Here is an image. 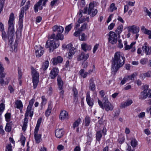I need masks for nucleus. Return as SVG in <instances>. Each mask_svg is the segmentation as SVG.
<instances>
[{
	"label": "nucleus",
	"mask_w": 151,
	"mask_h": 151,
	"mask_svg": "<svg viewBox=\"0 0 151 151\" xmlns=\"http://www.w3.org/2000/svg\"><path fill=\"white\" fill-rule=\"evenodd\" d=\"M116 9L117 8L116 7L115 4L114 3H112L110 5V11L112 12L116 10Z\"/></svg>",
	"instance_id": "6e6d98bb"
},
{
	"label": "nucleus",
	"mask_w": 151,
	"mask_h": 151,
	"mask_svg": "<svg viewBox=\"0 0 151 151\" xmlns=\"http://www.w3.org/2000/svg\"><path fill=\"white\" fill-rule=\"evenodd\" d=\"M42 121V119H39L37 121V124L35 128V130H39L40 125L41 124Z\"/></svg>",
	"instance_id": "a18cd8bd"
},
{
	"label": "nucleus",
	"mask_w": 151,
	"mask_h": 151,
	"mask_svg": "<svg viewBox=\"0 0 151 151\" xmlns=\"http://www.w3.org/2000/svg\"><path fill=\"white\" fill-rule=\"evenodd\" d=\"M57 81L59 90H61L63 89V82L61 78L59 76H58Z\"/></svg>",
	"instance_id": "a878e982"
},
{
	"label": "nucleus",
	"mask_w": 151,
	"mask_h": 151,
	"mask_svg": "<svg viewBox=\"0 0 151 151\" xmlns=\"http://www.w3.org/2000/svg\"><path fill=\"white\" fill-rule=\"evenodd\" d=\"M89 57V54H85L84 52H82L78 58V60H86Z\"/></svg>",
	"instance_id": "5701e85b"
},
{
	"label": "nucleus",
	"mask_w": 151,
	"mask_h": 151,
	"mask_svg": "<svg viewBox=\"0 0 151 151\" xmlns=\"http://www.w3.org/2000/svg\"><path fill=\"white\" fill-rule=\"evenodd\" d=\"M30 1H28L26 4V5H25V7H24V9H25V10L26 11L28 9L29 6H30Z\"/></svg>",
	"instance_id": "338daca9"
},
{
	"label": "nucleus",
	"mask_w": 151,
	"mask_h": 151,
	"mask_svg": "<svg viewBox=\"0 0 151 151\" xmlns=\"http://www.w3.org/2000/svg\"><path fill=\"white\" fill-rule=\"evenodd\" d=\"M150 10L151 12H150L147 9L146 7H145L144 8V11L145 12H146L147 14L151 18V8L150 9Z\"/></svg>",
	"instance_id": "603ef678"
},
{
	"label": "nucleus",
	"mask_w": 151,
	"mask_h": 151,
	"mask_svg": "<svg viewBox=\"0 0 151 151\" xmlns=\"http://www.w3.org/2000/svg\"><path fill=\"white\" fill-rule=\"evenodd\" d=\"M80 18L78 20V22L79 23H83V22L87 21L89 22V18L88 17H85L83 16V17H79Z\"/></svg>",
	"instance_id": "c756f323"
},
{
	"label": "nucleus",
	"mask_w": 151,
	"mask_h": 151,
	"mask_svg": "<svg viewBox=\"0 0 151 151\" xmlns=\"http://www.w3.org/2000/svg\"><path fill=\"white\" fill-rule=\"evenodd\" d=\"M103 101L104 102V108L106 111L113 110L114 107L111 104L109 101L107 97L105 96L103 98Z\"/></svg>",
	"instance_id": "423d86ee"
},
{
	"label": "nucleus",
	"mask_w": 151,
	"mask_h": 151,
	"mask_svg": "<svg viewBox=\"0 0 151 151\" xmlns=\"http://www.w3.org/2000/svg\"><path fill=\"white\" fill-rule=\"evenodd\" d=\"M68 112L65 110H63L62 111L60 115V118L61 120H63L65 119H68Z\"/></svg>",
	"instance_id": "4be33fe9"
},
{
	"label": "nucleus",
	"mask_w": 151,
	"mask_h": 151,
	"mask_svg": "<svg viewBox=\"0 0 151 151\" xmlns=\"http://www.w3.org/2000/svg\"><path fill=\"white\" fill-rule=\"evenodd\" d=\"M48 0H40L37 3L35 4L34 7L35 12H38V6L41 5L42 2L43 1L42 5L44 6H45L46 2Z\"/></svg>",
	"instance_id": "dca6fc26"
},
{
	"label": "nucleus",
	"mask_w": 151,
	"mask_h": 151,
	"mask_svg": "<svg viewBox=\"0 0 151 151\" xmlns=\"http://www.w3.org/2000/svg\"><path fill=\"white\" fill-rule=\"evenodd\" d=\"M86 100L88 105L89 106L92 107L93 106L94 104V100L93 99L91 98L89 93L87 94L86 96Z\"/></svg>",
	"instance_id": "a211bd4d"
},
{
	"label": "nucleus",
	"mask_w": 151,
	"mask_h": 151,
	"mask_svg": "<svg viewBox=\"0 0 151 151\" xmlns=\"http://www.w3.org/2000/svg\"><path fill=\"white\" fill-rule=\"evenodd\" d=\"M144 33L148 35V38L151 39V31L146 29H144Z\"/></svg>",
	"instance_id": "49530a36"
},
{
	"label": "nucleus",
	"mask_w": 151,
	"mask_h": 151,
	"mask_svg": "<svg viewBox=\"0 0 151 151\" xmlns=\"http://www.w3.org/2000/svg\"><path fill=\"white\" fill-rule=\"evenodd\" d=\"M88 38V37L84 33L81 34L79 37V40L83 41L86 40Z\"/></svg>",
	"instance_id": "e433bc0d"
},
{
	"label": "nucleus",
	"mask_w": 151,
	"mask_h": 151,
	"mask_svg": "<svg viewBox=\"0 0 151 151\" xmlns=\"http://www.w3.org/2000/svg\"><path fill=\"white\" fill-rule=\"evenodd\" d=\"M56 36L54 33H52L50 36L49 37L50 39H53L52 40H48L46 43L45 47L46 48H50L51 49H55L58 47L59 45V42L58 41L55 40Z\"/></svg>",
	"instance_id": "7ed1b4c3"
},
{
	"label": "nucleus",
	"mask_w": 151,
	"mask_h": 151,
	"mask_svg": "<svg viewBox=\"0 0 151 151\" xmlns=\"http://www.w3.org/2000/svg\"><path fill=\"white\" fill-rule=\"evenodd\" d=\"M123 28V25L121 24L119 25L115 31V32L118 35H119L122 32Z\"/></svg>",
	"instance_id": "4c0bfd02"
},
{
	"label": "nucleus",
	"mask_w": 151,
	"mask_h": 151,
	"mask_svg": "<svg viewBox=\"0 0 151 151\" xmlns=\"http://www.w3.org/2000/svg\"><path fill=\"white\" fill-rule=\"evenodd\" d=\"M4 1V0H0V14L3 9Z\"/></svg>",
	"instance_id": "3c124183"
},
{
	"label": "nucleus",
	"mask_w": 151,
	"mask_h": 151,
	"mask_svg": "<svg viewBox=\"0 0 151 151\" xmlns=\"http://www.w3.org/2000/svg\"><path fill=\"white\" fill-rule=\"evenodd\" d=\"M81 119L80 118H78L74 123L73 124V127L74 129L76 127H77L80 124L81 121Z\"/></svg>",
	"instance_id": "79ce46f5"
},
{
	"label": "nucleus",
	"mask_w": 151,
	"mask_h": 151,
	"mask_svg": "<svg viewBox=\"0 0 151 151\" xmlns=\"http://www.w3.org/2000/svg\"><path fill=\"white\" fill-rule=\"evenodd\" d=\"M88 73L87 72H85L84 70L81 69L79 71V74L81 78H85L87 76Z\"/></svg>",
	"instance_id": "473e14b6"
},
{
	"label": "nucleus",
	"mask_w": 151,
	"mask_h": 151,
	"mask_svg": "<svg viewBox=\"0 0 151 151\" xmlns=\"http://www.w3.org/2000/svg\"><path fill=\"white\" fill-rule=\"evenodd\" d=\"M55 135L57 137L60 138L63 135L64 132L63 129H58L55 130Z\"/></svg>",
	"instance_id": "412c9836"
},
{
	"label": "nucleus",
	"mask_w": 151,
	"mask_h": 151,
	"mask_svg": "<svg viewBox=\"0 0 151 151\" xmlns=\"http://www.w3.org/2000/svg\"><path fill=\"white\" fill-rule=\"evenodd\" d=\"M39 130H35L34 132V136L35 141L36 143H38L41 140L42 134H38Z\"/></svg>",
	"instance_id": "f3484780"
},
{
	"label": "nucleus",
	"mask_w": 151,
	"mask_h": 151,
	"mask_svg": "<svg viewBox=\"0 0 151 151\" xmlns=\"http://www.w3.org/2000/svg\"><path fill=\"white\" fill-rule=\"evenodd\" d=\"M52 108V106L51 103L49 102L47 109L46 110L45 112V115L46 116H48L50 115Z\"/></svg>",
	"instance_id": "cd10ccee"
},
{
	"label": "nucleus",
	"mask_w": 151,
	"mask_h": 151,
	"mask_svg": "<svg viewBox=\"0 0 151 151\" xmlns=\"http://www.w3.org/2000/svg\"><path fill=\"white\" fill-rule=\"evenodd\" d=\"M137 76V73L135 72L130 75H126L125 76L123 80L121 81V84L123 85L127 81L130 80L133 81L135 78Z\"/></svg>",
	"instance_id": "0eeeda50"
},
{
	"label": "nucleus",
	"mask_w": 151,
	"mask_h": 151,
	"mask_svg": "<svg viewBox=\"0 0 151 151\" xmlns=\"http://www.w3.org/2000/svg\"><path fill=\"white\" fill-rule=\"evenodd\" d=\"M143 75L145 77H151V72L148 71L147 73L143 74Z\"/></svg>",
	"instance_id": "e2e57ef3"
},
{
	"label": "nucleus",
	"mask_w": 151,
	"mask_h": 151,
	"mask_svg": "<svg viewBox=\"0 0 151 151\" xmlns=\"http://www.w3.org/2000/svg\"><path fill=\"white\" fill-rule=\"evenodd\" d=\"M49 65V61L47 60H46L43 63L41 69L43 70H46L48 68Z\"/></svg>",
	"instance_id": "c9c22d12"
},
{
	"label": "nucleus",
	"mask_w": 151,
	"mask_h": 151,
	"mask_svg": "<svg viewBox=\"0 0 151 151\" xmlns=\"http://www.w3.org/2000/svg\"><path fill=\"white\" fill-rule=\"evenodd\" d=\"M20 141L21 142H22V145H24V144L25 142V138L23 135H22V136L20 138Z\"/></svg>",
	"instance_id": "052dcab7"
},
{
	"label": "nucleus",
	"mask_w": 151,
	"mask_h": 151,
	"mask_svg": "<svg viewBox=\"0 0 151 151\" xmlns=\"http://www.w3.org/2000/svg\"><path fill=\"white\" fill-rule=\"evenodd\" d=\"M88 13V8L85 7L84 8L83 10H81L79 11V12L78 13V15L79 17H83V14H87Z\"/></svg>",
	"instance_id": "72a5a7b5"
},
{
	"label": "nucleus",
	"mask_w": 151,
	"mask_h": 151,
	"mask_svg": "<svg viewBox=\"0 0 151 151\" xmlns=\"http://www.w3.org/2000/svg\"><path fill=\"white\" fill-rule=\"evenodd\" d=\"M85 126H88L90 122V119L88 116H86L85 119Z\"/></svg>",
	"instance_id": "8fccbe9b"
},
{
	"label": "nucleus",
	"mask_w": 151,
	"mask_h": 151,
	"mask_svg": "<svg viewBox=\"0 0 151 151\" xmlns=\"http://www.w3.org/2000/svg\"><path fill=\"white\" fill-rule=\"evenodd\" d=\"M18 78L19 80L21 79L22 77V71L21 69L19 68H18Z\"/></svg>",
	"instance_id": "864d4df0"
},
{
	"label": "nucleus",
	"mask_w": 151,
	"mask_h": 151,
	"mask_svg": "<svg viewBox=\"0 0 151 151\" xmlns=\"http://www.w3.org/2000/svg\"><path fill=\"white\" fill-rule=\"evenodd\" d=\"M102 135L100 131H97L96 134V140L99 142L102 137Z\"/></svg>",
	"instance_id": "ea45409f"
},
{
	"label": "nucleus",
	"mask_w": 151,
	"mask_h": 151,
	"mask_svg": "<svg viewBox=\"0 0 151 151\" xmlns=\"http://www.w3.org/2000/svg\"><path fill=\"white\" fill-rule=\"evenodd\" d=\"M118 47L120 48H122L123 47V45L122 43V41L121 40H118Z\"/></svg>",
	"instance_id": "0e129e2a"
},
{
	"label": "nucleus",
	"mask_w": 151,
	"mask_h": 151,
	"mask_svg": "<svg viewBox=\"0 0 151 151\" xmlns=\"http://www.w3.org/2000/svg\"><path fill=\"white\" fill-rule=\"evenodd\" d=\"M24 12V8L22 7L21 10V11L19 15V23L20 25V26H22V22L23 21V18Z\"/></svg>",
	"instance_id": "aec40b11"
},
{
	"label": "nucleus",
	"mask_w": 151,
	"mask_h": 151,
	"mask_svg": "<svg viewBox=\"0 0 151 151\" xmlns=\"http://www.w3.org/2000/svg\"><path fill=\"white\" fill-rule=\"evenodd\" d=\"M142 49L146 55H150L151 54V47L148 45L147 42L144 43L142 47Z\"/></svg>",
	"instance_id": "f8f14e48"
},
{
	"label": "nucleus",
	"mask_w": 151,
	"mask_h": 151,
	"mask_svg": "<svg viewBox=\"0 0 151 151\" xmlns=\"http://www.w3.org/2000/svg\"><path fill=\"white\" fill-rule=\"evenodd\" d=\"M72 46V45L71 44H68L66 46V48L69 49V52L68 53L67 57V58L69 59L72 58V56L76 52V49L74 47H73Z\"/></svg>",
	"instance_id": "1a4fd4ad"
},
{
	"label": "nucleus",
	"mask_w": 151,
	"mask_h": 151,
	"mask_svg": "<svg viewBox=\"0 0 151 151\" xmlns=\"http://www.w3.org/2000/svg\"><path fill=\"white\" fill-rule=\"evenodd\" d=\"M63 60V58L60 56L55 57L52 59L53 64L54 65H56L58 64L61 63Z\"/></svg>",
	"instance_id": "4468645a"
},
{
	"label": "nucleus",
	"mask_w": 151,
	"mask_h": 151,
	"mask_svg": "<svg viewBox=\"0 0 151 151\" xmlns=\"http://www.w3.org/2000/svg\"><path fill=\"white\" fill-rule=\"evenodd\" d=\"M28 122V118L27 117H25L24 119V122L23 125L22 127V130L24 132L27 129Z\"/></svg>",
	"instance_id": "f704fd0d"
},
{
	"label": "nucleus",
	"mask_w": 151,
	"mask_h": 151,
	"mask_svg": "<svg viewBox=\"0 0 151 151\" xmlns=\"http://www.w3.org/2000/svg\"><path fill=\"white\" fill-rule=\"evenodd\" d=\"M89 89L90 90L92 91H94L95 90L96 86L94 83V79L93 78H91L90 80Z\"/></svg>",
	"instance_id": "bb28decb"
},
{
	"label": "nucleus",
	"mask_w": 151,
	"mask_h": 151,
	"mask_svg": "<svg viewBox=\"0 0 151 151\" xmlns=\"http://www.w3.org/2000/svg\"><path fill=\"white\" fill-rule=\"evenodd\" d=\"M15 106L17 108L21 110L23 108V104L21 101L17 100L15 102Z\"/></svg>",
	"instance_id": "7c9ffc66"
},
{
	"label": "nucleus",
	"mask_w": 151,
	"mask_h": 151,
	"mask_svg": "<svg viewBox=\"0 0 151 151\" xmlns=\"http://www.w3.org/2000/svg\"><path fill=\"white\" fill-rule=\"evenodd\" d=\"M99 46V44L97 43L94 45L93 50V53H94L96 52V51L98 48Z\"/></svg>",
	"instance_id": "774afa93"
},
{
	"label": "nucleus",
	"mask_w": 151,
	"mask_h": 151,
	"mask_svg": "<svg viewBox=\"0 0 151 151\" xmlns=\"http://www.w3.org/2000/svg\"><path fill=\"white\" fill-rule=\"evenodd\" d=\"M59 70L58 68H53L50 73V76L51 79H54L58 75Z\"/></svg>",
	"instance_id": "2eb2a0df"
},
{
	"label": "nucleus",
	"mask_w": 151,
	"mask_h": 151,
	"mask_svg": "<svg viewBox=\"0 0 151 151\" xmlns=\"http://www.w3.org/2000/svg\"><path fill=\"white\" fill-rule=\"evenodd\" d=\"M133 103L132 100L128 99L127 101L121 104V107L122 108H124L127 106H128L131 105Z\"/></svg>",
	"instance_id": "393cba45"
},
{
	"label": "nucleus",
	"mask_w": 151,
	"mask_h": 151,
	"mask_svg": "<svg viewBox=\"0 0 151 151\" xmlns=\"http://www.w3.org/2000/svg\"><path fill=\"white\" fill-rule=\"evenodd\" d=\"M33 112L32 110H31L30 111H26L25 117H27L29 115V116L31 117H32L33 115Z\"/></svg>",
	"instance_id": "de8ad7c7"
},
{
	"label": "nucleus",
	"mask_w": 151,
	"mask_h": 151,
	"mask_svg": "<svg viewBox=\"0 0 151 151\" xmlns=\"http://www.w3.org/2000/svg\"><path fill=\"white\" fill-rule=\"evenodd\" d=\"M93 7V4L90 3L89 6L88 14L92 17L95 16L98 12L97 10L96 9L94 8Z\"/></svg>",
	"instance_id": "9d476101"
},
{
	"label": "nucleus",
	"mask_w": 151,
	"mask_h": 151,
	"mask_svg": "<svg viewBox=\"0 0 151 151\" xmlns=\"http://www.w3.org/2000/svg\"><path fill=\"white\" fill-rule=\"evenodd\" d=\"M127 28L128 32H132L134 34L138 33L139 30V27L135 25L129 26Z\"/></svg>",
	"instance_id": "ddd939ff"
},
{
	"label": "nucleus",
	"mask_w": 151,
	"mask_h": 151,
	"mask_svg": "<svg viewBox=\"0 0 151 151\" xmlns=\"http://www.w3.org/2000/svg\"><path fill=\"white\" fill-rule=\"evenodd\" d=\"M88 27V24L87 23L85 22L84 23L83 25L81 26L80 28L79 29L80 30L81 32L82 31L85 30Z\"/></svg>",
	"instance_id": "c03bdc74"
},
{
	"label": "nucleus",
	"mask_w": 151,
	"mask_h": 151,
	"mask_svg": "<svg viewBox=\"0 0 151 151\" xmlns=\"http://www.w3.org/2000/svg\"><path fill=\"white\" fill-rule=\"evenodd\" d=\"M148 62V59L147 58L142 59L140 61V63L142 65L146 64Z\"/></svg>",
	"instance_id": "5fc2aeb1"
},
{
	"label": "nucleus",
	"mask_w": 151,
	"mask_h": 151,
	"mask_svg": "<svg viewBox=\"0 0 151 151\" xmlns=\"http://www.w3.org/2000/svg\"><path fill=\"white\" fill-rule=\"evenodd\" d=\"M12 125L13 122H7L5 128L6 131L8 132H10L11 130Z\"/></svg>",
	"instance_id": "2f4dec72"
},
{
	"label": "nucleus",
	"mask_w": 151,
	"mask_h": 151,
	"mask_svg": "<svg viewBox=\"0 0 151 151\" xmlns=\"http://www.w3.org/2000/svg\"><path fill=\"white\" fill-rule=\"evenodd\" d=\"M12 147L11 144H8L6 145V150L5 151H12Z\"/></svg>",
	"instance_id": "13d9d810"
},
{
	"label": "nucleus",
	"mask_w": 151,
	"mask_h": 151,
	"mask_svg": "<svg viewBox=\"0 0 151 151\" xmlns=\"http://www.w3.org/2000/svg\"><path fill=\"white\" fill-rule=\"evenodd\" d=\"M109 42L112 45L116 44L117 41V35L114 32L111 31L108 34Z\"/></svg>",
	"instance_id": "39448f33"
},
{
	"label": "nucleus",
	"mask_w": 151,
	"mask_h": 151,
	"mask_svg": "<svg viewBox=\"0 0 151 151\" xmlns=\"http://www.w3.org/2000/svg\"><path fill=\"white\" fill-rule=\"evenodd\" d=\"M14 15L13 13H11L8 22L9 25L8 35L9 39V42L11 45L13 44V37L14 36V26L13 24L14 19Z\"/></svg>",
	"instance_id": "f03ea898"
},
{
	"label": "nucleus",
	"mask_w": 151,
	"mask_h": 151,
	"mask_svg": "<svg viewBox=\"0 0 151 151\" xmlns=\"http://www.w3.org/2000/svg\"><path fill=\"white\" fill-rule=\"evenodd\" d=\"M72 24H71L66 27L65 28L66 32H68L70 30L73 26L72 25Z\"/></svg>",
	"instance_id": "bf43d9fd"
},
{
	"label": "nucleus",
	"mask_w": 151,
	"mask_h": 151,
	"mask_svg": "<svg viewBox=\"0 0 151 151\" xmlns=\"http://www.w3.org/2000/svg\"><path fill=\"white\" fill-rule=\"evenodd\" d=\"M125 58L123 53L120 52L115 53L114 58L112 59L111 67L112 73L115 74L119 68L124 64Z\"/></svg>",
	"instance_id": "f257e3e1"
},
{
	"label": "nucleus",
	"mask_w": 151,
	"mask_h": 151,
	"mask_svg": "<svg viewBox=\"0 0 151 151\" xmlns=\"http://www.w3.org/2000/svg\"><path fill=\"white\" fill-rule=\"evenodd\" d=\"M81 47L82 49L85 52L89 51L91 49V46L90 45L87 44L85 43H83L81 44Z\"/></svg>",
	"instance_id": "b1692460"
},
{
	"label": "nucleus",
	"mask_w": 151,
	"mask_h": 151,
	"mask_svg": "<svg viewBox=\"0 0 151 151\" xmlns=\"http://www.w3.org/2000/svg\"><path fill=\"white\" fill-rule=\"evenodd\" d=\"M82 32L79 30V29H78L77 31H76L74 33V35L76 37H78L80 33Z\"/></svg>",
	"instance_id": "680f3d73"
},
{
	"label": "nucleus",
	"mask_w": 151,
	"mask_h": 151,
	"mask_svg": "<svg viewBox=\"0 0 151 151\" xmlns=\"http://www.w3.org/2000/svg\"><path fill=\"white\" fill-rule=\"evenodd\" d=\"M148 87L147 85L144 86V90L142 92L139 96V98L140 99H145L149 95Z\"/></svg>",
	"instance_id": "6e6552de"
},
{
	"label": "nucleus",
	"mask_w": 151,
	"mask_h": 151,
	"mask_svg": "<svg viewBox=\"0 0 151 151\" xmlns=\"http://www.w3.org/2000/svg\"><path fill=\"white\" fill-rule=\"evenodd\" d=\"M35 54L37 57H40L43 55L44 52V48L40 46H36L35 47Z\"/></svg>",
	"instance_id": "9b49d317"
},
{
	"label": "nucleus",
	"mask_w": 151,
	"mask_h": 151,
	"mask_svg": "<svg viewBox=\"0 0 151 151\" xmlns=\"http://www.w3.org/2000/svg\"><path fill=\"white\" fill-rule=\"evenodd\" d=\"M53 31L57 32V33H62L64 30V28L61 26L55 25L52 27Z\"/></svg>",
	"instance_id": "6ab92c4d"
},
{
	"label": "nucleus",
	"mask_w": 151,
	"mask_h": 151,
	"mask_svg": "<svg viewBox=\"0 0 151 151\" xmlns=\"http://www.w3.org/2000/svg\"><path fill=\"white\" fill-rule=\"evenodd\" d=\"M33 88L35 89L39 83V73L33 67L31 68Z\"/></svg>",
	"instance_id": "20e7f679"
},
{
	"label": "nucleus",
	"mask_w": 151,
	"mask_h": 151,
	"mask_svg": "<svg viewBox=\"0 0 151 151\" xmlns=\"http://www.w3.org/2000/svg\"><path fill=\"white\" fill-rule=\"evenodd\" d=\"M62 33H57L55 37V40L58 41L59 40H63L64 38V36L63 35H62Z\"/></svg>",
	"instance_id": "58836bf2"
},
{
	"label": "nucleus",
	"mask_w": 151,
	"mask_h": 151,
	"mask_svg": "<svg viewBox=\"0 0 151 151\" xmlns=\"http://www.w3.org/2000/svg\"><path fill=\"white\" fill-rule=\"evenodd\" d=\"M131 143L132 146L133 147H135L137 145L138 142L135 138H132L131 139Z\"/></svg>",
	"instance_id": "a19ab883"
},
{
	"label": "nucleus",
	"mask_w": 151,
	"mask_h": 151,
	"mask_svg": "<svg viewBox=\"0 0 151 151\" xmlns=\"http://www.w3.org/2000/svg\"><path fill=\"white\" fill-rule=\"evenodd\" d=\"M2 32V37L3 39L5 40L7 38V36L6 34V32L3 31H1Z\"/></svg>",
	"instance_id": "69168bd1"
},
{
	"label": "nucleus",
	"mask_w": 151,
	"mask_h": 151,
	"mask_svg": "<svg viewBox=\"0 0 151 151\" xmlns=\"http://www.w3.org/2000/svg\"><path fill=\"white\" fill-rule=\"evenodd\" d=\"M5 108V105L3 103L0 104V114H1L3 111L4 110Z\"/></svg>",
	"instance_id": "4d7b16f0"
},
{
	"label": "nucleus",
	"mask_w": 151,
	"mask_h": 151,
	"mask_svg": "<svg viewBox=\"0 0 151 151\" xmlns=\"http://www.w3.org/2000/svg\"><path fill=\"white\" fill-rule=\"evenodd\" d=\"M127 41H124V45L125 50H127L131 49L132 47H133V45H135V42H132L131 43L130 45H127Z\"/></svg>",
	"instance_id": "c85d7f7f"
},
{
	"label": "nucleus",
	"mask_w": 151,
	"mask_h": 151,
	"mask_svg": "<svg viewBox=\"0 0 151 151\" xmlns=\"http://www.w3.org/2000/svg\"><path fill=\"white\" fill-rule=\"evenodd\" d=\"M11 114L10 113H7L5 115L6 120L8 122H9L11 118Z\"/></svg>",
	"instance_id": "09e8293b"
},
{
	"label": "nucleus",
	"mask_w": 151,
	"mask_h": 151,
	"mask_svg": "<svg viewBox=\"0 0 151 151\" xmlns=\"http://www.w3.org/2000/svg\"><path fill=\"white\" fill-rule=\"evenodd\" d=\"M42 101L41 103V106L42 107L45 105L47 103V99L44 96H42Z\"/></svg>",
	"instance_id": "37998d69"
}]
</instances>
